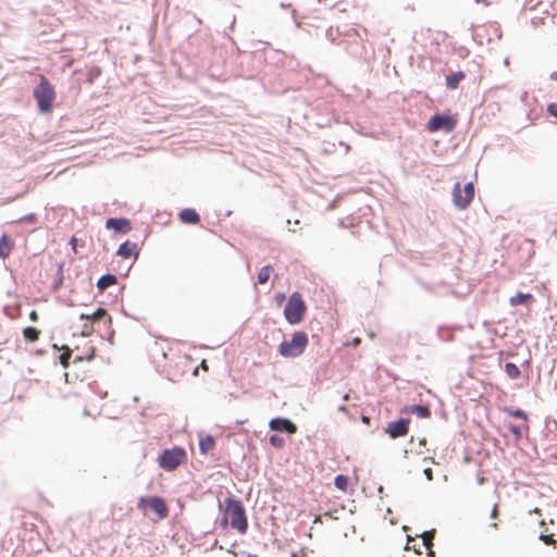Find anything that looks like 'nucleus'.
Instances as JSON below:
<instances>
[{"label": "nucleus", "mask_w": 557, "mask_h": 557, "mask_svg": "<svg viewBox=\"0 0 557 557\" xmlns=\"http://www.w3.org/2000/svg\"><path fill=\"white\" fill-rule=\"evenodd\" d=\"M138 507H149L161 519L165 518L169 513L165 499L157 495L140 497Z\"/></svg>", "instance_id": "nucleus-9"}, {"label": "nucleus", "mask_w": 557, "mask_h": 557, "mask_svg": "<svg viewBox=\"0 0 557 557\" xmlns=\"http://www.w3.org/2000/svg\"><path fill=\"white\" fill-rule=\"evenodd\" d=\"M534 297L530 293H518L517 295L510 297L509 304L512 307L520 306V305H528L529 302L533 301Z\"/></svg>", "instance_id": "nucleus-20"}, {"label": "nucleus", "mask_w": 557, "mask_h": 557, "mask_svg": "<svg viewBox=\"0 0 557 557\" xmlns=\"http://www.w3.org/2000/svg\"><path fill=\"white\" fill-rule=\"evenodd\" d=\"M40 331L34 326H27L23 330L25 341L34 343L39 338Z\"/></svg>", "instance_id": "nucleus-22"}, {"label": "nucleus", "mask_w": 557, "mask_h": 557, "mask_svg": "<svg viewBox=\"0 0 557 557\" xmlns=\"http://www.w3.org/2000/svg\"><path fill=\"white\" fill-rule=\"evenodd\" d=\"M116 283H117L116 275H114L112 273H106L98 278L96 286L99 289V292L102 293L108 287H110Z\"/></svg>", "instance_id": "nucleus-16"}, {"label": "nucleus", "mask_w": 557, "mask_h": 557, "mask_svg": "<svg viewBox=\"0 0 557 557\" xmlns=\"http://www.w3.org/2000/svg\"><path fill=\"white\" fill-rule=\"evenodd\" d=\"M423 473H424V475H425L426 480H429V481H432V480H433V471H432V469H431V468H425V469L423 470Z\"/></svg>", "instance_id": "nucleus-37"}, {"label": "nucleus", "mask_w": 557, "mask_h": 557, "mask_svg": "<svg viewBox=\"0 0 557 557\" xmlns=\"http://www.w3.org/2000/svg\"><path fill=\"white\" fill-rule=\"evenodd\" d=\"M456 117L446 113H436L432 115L426 124V128L430 133H436L440 131L450 133L456 128Z\"/></svg>", "instance_id": "nucleus-6"}, {"label": "nucleus", "mask_w": 557, "mask_h": 557, "mask_svg": "<svg viewBox=\"0 0 557 557\" xmlns=\"http://www.w3.org/2000/svg\"><path fill=\"white\" fill-rule=\"evenodd\" d=\"M62 349H63V352L59 356V359H60V363L64 368H66L69 366L70 359L72 357V350L67 346H63Z\"/></svg>", "instance_id": "nucleus-28"}, {"label": "nucleus", "mask_w": 557, "mask_h": 557, "mask_svg": "<svg viewBox=\"0 0 557 557\" xmlns=\"http://www.w3.org/2000/svg\"><path fill=\"white\" fill-rule=\"evenodd\" d=\"M36 221H37V214H35V213L25 214L18 220V222H21V223H36Z\"/></svg>", "instance_id": "nucleus-32"}, {"label": "nucleus", "mask_w": 557, "mask_h": 557, "mask_svg": "<svg viewBox=\"0 0 557 557\" xmlns=\"http://www.w3.org/2000/svg\"><path fill=\"white\" fill-rule=\"evenodd\" d=\"M106 227L117 234L126 235L132 230L131 221L126 218H109Z\"/></svg>", "instance_id": "nucleus-13"}, {"label": "nucleus", "mask_w": 557, "mask_h": 557, "mask_svg": "<svg viewBox=\"0 0 557 557\" xmlns=\"http://www.w3.org/2000/svg\"><path fill=\"white\" fill-rule=\"evenodd\" d=\"M356 36L357 38L351 41H344L346 44L345 49L350 55L355 58L366 59L368 55V51L366 50V47L362 44L363 38L359 33H357Z\"/></svg>", "instance_id": "nucleus-12"}, {"label": "nucleus", "mask_w": 557, "mask_h": 557, "mask_svg": "<svg viewBox=\"0 0 557 557\" xmlns=\"http://www.w3.org/2000/svg\"><path fill=\"white\" fill-rule=\"evenodd\" d=\"M409 412L417 414L419 418L426 419L431 417V410L429 406L422 404H416L409 407Z\"/></svg>", "instance_id": "nucleus-21"}, {"label": "nucleus", "mask_w": 557, "mask_h": 557, "mask_svg": "<svg viewBox=\"0 0 557 557\" xmlns=\"http://www.w3.org/2000/svg\"><path fill=\"white\" fill-rule=\"evenodd\" d=\"M504 370L506 374L512 380L518 379L521 374L519 367L513 362H506Z\"/></svg>", "instance_id": "nucleus-23"}, {"label": "nucleus", "mask_w": 557, "mask_h": 557, "mask_svg": "<svg viewBox=\"0 0 557 557\" xmlns=\"http://www.w3.org/2000/svg\"><path fill=\"white\" fill-rule=\"evenodd\" d=\"M235 22H236V18H235V16H234V17L232 18V22H231V26H230L231 28H233V27H234Z\"/></svg>", "instance_id": "nucleus-45"}, {"label": "nucleus", "mask_w": 557, "mask_h": 557, "mask_svg": "<svg viewBox=\"0 0 557 557\" xmlns=\"http://www.w3.org/2000/svg\"><path fill=\"white\" fill-rule=\"evenodd\" d=\"M358 343H360V339H359V338H356V339L354 341V344H355V345H357Z\"/></svg>", "instance_id": "nucleus-50"}, {"label": "nucleus", "mask_w": 557, "mask_h": 557, "mask_svg": "<svg viewBox=\"0 0 557 557\" xmlns=\"http://www.w3.org/2000/svg\"><path fill=\"white\" fill-rule=\"evenodd\" d=\"M474 198V185L468 182L463 189L461 184L456 183L453 188V201L458 209H466Z\"/></svg>", "instance_id": "nucleus-7"}, {"label": "nucleus", "mask_w": 557, "mask_h": 557, "mask_svg": "<svg viewBox=\"0 0 557 557\" xmlns=\"http://www.w3.org/2000/svg\"><path fill=\"white\" fill-rule=\"evenodd\" d=\"M178 218L184 224H196L200 221V215L193 208L182 209L178 213Z\"/></svg>", "instance_id": "nucleus-15"}, {"label": "nucleus", "mask_w": 557, "mask_h": 557, "mask_svg": "<svg viewBox=\"0 0 557 557\" xmlns=\"http://www.w3.org/2000/svg\"><path fill=\"white\" fill-rule=\"evenodd\" d=\"M540 540H542L546 545H552V544L556 543V541L553 539V534H549V535L541 534Z\"/></svg>", "instance_id": "nucleus-34"}, {"label": "nucleus", "mask_w": 557, "mask_h": 557, "mask_svg": "<svg viewBox=\"0 0 557 557\" xmlns=\"http://www.w3.org/2000/svg\"><path fill=\"white\" fill-rule=\"evenodd\" d=\"M79 319L81 320H89L91 321L92 323H97V324H103L104 327L108 329L109 331V336H108V341L113 344V336H114V330L111 327V324H112V318L111 315L107 312L106 309L103 308H98L96 311H94L92 313H82L79 315Z\"/></svg>", "instance_id": "nucleus-8"}, {"label": "nucleus", "mask_w": 557, "mask_h": 557, "mask_svg": "<svg viewBox=\"0 0 557 557\" xmlns=\"http://www.w3.org/2000/svg\"><path fill=\"white\" fill-rule=\"evenodd\" d=\"M547 113L550 115V116H554L557 119V103L555 102H552L547 106Z\"/></svg>", "instance_id": "nucleus-33"}, {"label": "nucleus", "mask_w": 557, "mask_h": 557, "mask_svg": "<svg viewBox=\"0 0 557 557\" xmlns=\"http://www.w3.org/2000/svg\"><path fill=\"white\" fill-rule=\"evenodd\" d=\"M505 411L508 412V414L513 418L521 419L523 421L528 420L527 412L520 408H506Z\"/></svg>", "instance_id": "nucleus-27"}, {"label": "nucleus", "mask_w": 557, "mask_h": 557, "mask_svg": "<svg viewBox=\"0 0 557 557\" xmlns=\"http://www.w3.org/2000/svg\"><path fill=\"white\" fill-rule=\"evenodd\" d=\"M272 272H273V268L271 265L262 267L258 273V283L265 284L269 281Z\"/></svg>", "instance_id": "nucleus-25"}, {"label": "nucleus", "mask_w": 557, "mask_h": 557, "mask_svg": "<svg viewBox=\"0 0 557 557\" xmlns=\"http://www.w3.org/2000/svg\"><path fill=\"white\" fill-rule=\"evenodd\" d=\"M220 509L223 511V516L220 520V527L226 529L231 525L238 533L245 534L248 530V520L246 516V509L240 499L228 496L224 500V507L220 505Z\"/></svg>", "instance_id": "nucleus-1"}, {"label": "nucleus", "mask_w": 557, "mask_h": 557, "mask_svg": "<svg viewBox=\"0 0 557 557\" xmlns=\"http://www.w3.org/2000/svg\"><path fill=\"white\" fill-rule=\"evenodd\" d=\"M338 410H341V411H346V407H345V406H341V407L338 408Z\"/></svg>", "instance_id": "nucleus-47"}, {"label": "nucleus", "mask_w": 557, "mask_h": 557, "mask_svg": "<svg viewBox=\"0 0 557 557\" xmlns=\"http://www.w3.org/2000/svg\"><path fill=\"white\" fill-rule=\"evenodd\" d=\"M549 78H550L552 81L557 82V71L552 72V73H550V75H549Z\"/></svg>", "instance_id": "nucleus-42"}, {"label": "nucleus", "mask_w": 557, "mask_h": 557, "mask_svg": "<svg viewBox=\"0 0 557 557\" xmlns=\"http://www.w3.org/2000/svg\"><path fill=\"white\" fill-rule=\"evenodd\" d=\"M246 557H256V556H253V555H251V554H247V556H246Z\"/></svg>", "instance_id": "nucleus-53"}, {"label": "nucleus", "mask_w": 557, "mask_h": 557, "mask_svg": "<svg viewBox=\"0 0 557 557\" xmlns=\"http://www.w3.org/2000/svg\"><path fill=\"white\" fill-rule=\"evenodd\" d=\"M29 319L30 321L33 322H37L38 321V313L36 310H33L30 313H29Z\"/></svg>", "instance_id": "nucleus-39"}, {"label": "nucleus", "mask_w": 557, "mask_h": 557, "mask_svg": "<svg viewBox=\"0 0 557 557\" xmlns=\"http://www.w3.org/2000/svg\"><path fill=\"white\" fill-rule=\"evenodd\" d=\"M215 445V440L212 435L206 434L199 436V450L202 455H206Z\"/></svg>", "instance_id": "nucleus-19"}, {"label": "nucleus", "mask_w": 557, "mask_h": 557, "mask_svg": "<svg viewBox=\"0 0 557 557\" xmlns=\"http://www.w3.org/2000/svg\"><path fill=\"white\" fill-rule=\"evenodd\" d=\"M13 242L11 237L7 234L1 235L0 237V259H7L12 249H13Z\"/></svg>", "instance_id": "nucleus-17"}, {"label": "nucleus", "mask_w": 557, "mask_h": 557, "mask_svg": "<svg viewBox=\"0 0 557 557\" xmlns=\"http://www.w3.org/2000/svg\"><path fill=\"white\" fill-rule=\"evenodd\" d=\"M523 429H529V426L527 424L520 425L513 423H509L507 425V430L515 435L516 440H520L522 437Z\"/></svg>", "instance_id": "nucleus-26"}, {"label": "nucleus", "mask_w": 557, "mask_h": 557, "mask_svg": "<svg viewBox=\"0 0 557 557\" xmlns=\"http://www.w3.org/2000/svg\"><path fill=\"white\" fill-rule=\"evenodd\" d=\"M412 540L410 535H407V544L405 546V549H409V542Z\"/></svg>", "instance_id": "nucleus-44"}, {"label": "nucleus", "mask_w": 557, "mask_h": 557, "mask_svg": "<svg viewBox=\"0 0 557 557\" xmlns=\"http://www.w3.org/2000/svg\"><path fill=\"white\" fill-rule=\"evenodd\" d=\"M269 428L272 431L280 433L294 434L297 432L296 424L288 418L275 417L269 422Z\"/></svg>", "instance_id": "nucleus-11"}, {"label": "nucleus", "mask_w": 557, "mask_h": 557, "mask_svg": "<svg viewBox=\"0 0 557 557\" xmlns=\"http://www.w3.org/2000/svg\"><path fill=\"white\" fill-rule=\"evenodd\" d=\"M281 7L282 8H288V7H290V4L281 3Z\"/></svg>", "instance_id": "nucleus-48"}, {"label": "nucleus", "mask_w": 557, "mask_h": 557, "mask_svg": "<svg viewBox=\"0 0 557 557\" xmlns=\"http://www.w3.org/2000/svg\"><path fill=\"white\" fill-rule=\"evenodd\" d=\"M474 2L478 4H484L486 7L490 4V2L487 0H474Z\"/></svg>", "instance_id": "nucleus-41"}, {"label": "nucleus", "mask_w": 557, "mask_h": 557, "mask_svg": "<svg viewBox=\"0 0 557 557\" xmlns=\"http://www.w3.org/2000/svg\"><path fill=\"white\" fill-rule=\"evenodd\" d=\"M62 271H63V263H61V264L59 265V269H58V277H57V280L52 283L51 289H52L53 292H57V290L61 287V285L63 284V273H62Z\"/></svg>", "instance_id": "nucleus-31"}, {"label": "nucleus", "mask_w": 557, "mask_h": 557, "mask_svg": "<svg viewBox=\"0 0 557 557\" xmlns=\"http://www.w3.org/2000/svg\"><path fill=\"white\" fill-rule=\"evenodd\" d=\"M409 424V418H399L397 420L391 421L387 424L386 433L389 435L391 438L403 437L408 434Z\"/></svg>", "instance_id": "nucleus-10"}, {"label": "nucleus", "mask_w": 557, "mask_h": 557, "mask_svg": "<svg viewBox=\"0 0 557 557\" xmlns=\"http://www.w3.org/2000/svg\"><path fill=\"white\" fill-rule=\"evenodd\" d=\"M187 453L184 447L173 446L163 449L158 457L159 467L165 471H173L186 461Z\"/></svg>", "instance_id": "nucleus-4"}, {"label": "nucleus", "mask_w": 557, "mask_h": 557, "mask_svg": "<svg viewBox=\"0 0 557 557\" xmlns=\"http://www.w3.org/2000/svg\"><path fill=\"white\" fill-rule=\"evenodd\" d=\"M307 306L298 292L293 293L284 308V317L292 324H298L302 321Z\"/></svg>", "instance_id": "nucleus-5"}, {"label": "nucleus", "mask_w": 557, "mask_h": 557, "mask_svg": "<svg viewBox=\"0 0 557 557\" xmlns=\"http://www.w3.org/2000/svg\"><path fill=\"white\" fill-rule=\"evenodd\" d=\"M53 349H59V347L57 346V344H53Z\"/></svg>", "instance_id": "nucleus-52"}, {"label": "nucleus", "mask_w": 557, "mask_h": 557, "mask_svg": "<svg viewBox=\"0 0 557 557\" xmlns=\"http://www.w3.org/2000/svg\"><path fill=\"white\" fill-rule=\"evenodd\" d=\"M8 310H9V308H8V307H4V312H5V314H8V315H9Z\"/></svg>", "instance_id": "nucleus-51"}, {"label": "nucleus", "mask_w": 557, "mask_h": 557, "mask_svg": "<svg viewBox=\"0 0 557 557\" xmlns=\"http://www.w3.org/2000/svg\"><path fill=\"white\" fill-rule=\"evenodd\" d=\"M33 96L41 113H49L53 108L55 90L46 76H40L39 84L34 88Z\"/></svg>", "instance_id": "nucleus-2"}, {"label": "nucleus", "mask_w": 557, "mask_h": 557, "mask_svg": "<svg viewBox=\"0 0 557 557\" xmlns=\"http://www.w3.org/2000/svg\"><path fill=\"white\" fill-rule=\"evenodd\" d=\"M308 334L304 331L293 333L290 341H283L278 345V354L285 358H297L304 354L308 345Z\"/></svg>", "instance_id": "nucleus-3"}, {"label": "nucleus", "mask_w": 557, "mask_h": 557, "mask_svg": "<svg viewBox=\"0 0 557 557\" xmlns=\"http://www.w3.org/2000/svg\"><path fill=\"white\" fill-rule=\"evenodd\" d=\"M466 78V74L462 71L451 72L450 74L446 75V87L448 89H456L458 88L461 81Z\"/></svg>", "instance_id": "nucleus-18"}, {"label": "nucleus", "mask_w": 557, "mask_h": 557, "mask_svg": "<svg viewBox=\"0 0 557 557\" xmlns=\"http://www.w3.org/2000/svg\"><path fill=\"white\" fill-rule=\"evenodd\" d=\"M94 358H95V348L91 347L90 354L86 356V359L92 360ZM84 359H85V357L77 356V357H75L74 362L83 361Z\"/></svg>", "instance_id": "nucleus-35"}, {"label": "nucleus", "mask_w": 557, "mask_h": 557, "mask_svg": "<svg viewBox=\"0 0 557 557\" xmlns=\"http://www.w3.org/2000/svg\"><path fill=\"white\" fill-rule=\"evenodd\" d=\"M99 75H100V69L99 67L92 69L90 72L89 81L92 82L94 77L99 76Z\"/></svg>", "instance_id": "nucleus-38"}, {"label": "nucleus", "mask_w": 557, "mask_h": 557, "mask_svg": "<svg viewBox=\"0 0 557 557\" xmlns=\"http://www.w3.org/2000/svg\"><path fill=\"white\" fill-rule=\"evenodd\" d=\"M434 533H435V530H431V531H424L421 534L422 543L429 549L433 545L432 541H433V537H434Z\"/></svg>", "instance_id": "nucleus-29"}, {"label": "nucleus", "mask_w": 557, "mask_h": 557, "mask_svg": "<svg viewBox=\"0 0 557 557\" xmlns=\"http://www.w3.org/2000/svg\"><path fill=\"white\" fill-rule=\"evenodd\" d=\"M491 517L492 518H496L497 517V506L496 505L494 506V508L492 510Z\"/></svg>", "instance_id": "nucleus-43"}, {"label": "nucleus", "mask_w": 557, "mask_h": 557, "mask_svg": "<svg viewBox=\"0 0 557 557\" xmlns=\"http://www.w3.org/2000/svg\"><path fill=\"white\" fill-rule=\"evenodd\" d=\"M334 485L336 488L346 492L349 485V478L344 474H337L334 479Z\"/></svg>", "instance_id": "nucleus-24"}, {"label": "nucleus", "mask_w": 557, "mask_h": 557, "mask_svg": "<svg viewBox=\"0 0 557 557\" xmlns=\"http://www.w3.org/2000/svg\"><path fill=\"white\" fill-rule=\"evenodd\" d=\"M182 374H183V370H180L175 373L168 371V375H169L170 380H172V381H176Z\"/></svg>", "instance_id": "nucleus-36"}, {"label": "nucleus", "mask_w": 557, "mask_h": 557, "mask_svg": "<svg viewBox=\"0 0 557 557\" xmlns=\"http://www.w3.org/2000/svg\"><path fill=\"white\" fill-rule=\"evenodd\" d=\"M434 553L432 550H429L428 556L433 557Z\"/></svg>", "instance_id": "nucleus-49"}, {"label": "nucleus", "mask_w": 557, "mask_h": 557, "mask_svg": "<svg viewBox=\"0 0 557 557\" xmlns=\"http://www.w3.org/2000/svg\"><path fill=\"white\" fill-rule=\"evenodd\" d=\"M348 399H349V394H345V395L343 396V400H344V401H347Z\"/></svg>", "instance_id": "nucleus-46"}, {"label": "nucleus", "mask_w": 557, "mask_h": 557, "mask_svg": "<svg viewBox=\"0 0 557 557\" xmlns=\"http://www.w3.org/2000/svg\"><path fill=\"white\" fill-rule=\"evenodd\" d=\"M116 255L124 259H127L131 257H134L135 259H137L139 256L138 246L136 243H133L131 240H125L119 246V248L116 250Z\"/></svg>", "instance_id": "nucleus-14"}, {"label": "nucleus", "mask_w": 557, "mask_h": 557, "mask_svg": "<svg viewBox=\"0 0 557 557\" xmlns=\"http://www.w3.org/2000/svg\"><path fill=\"white\" fill-rule=\"evenodd\" d=\"M269 443L275 448H282L285 445V440L280 435L272 434L269 436Z\"/></svg>", "instance_id": "nucleus-30"}, {"label": "nucleus", "mask_w": 557, "mask_h": 557, "mask_svg": "<svg viewBox=\"0 0 557 557\" xmlns=\"http://www.w3.org/2000/svg\"><path fill=\"white\" fill-rule=\"evenodd\" d=\"M70 244L72 245L73 250L76 251L77 239L75 236L71 238Z\"/></svg>", "instance_id": "nucleus-40"}]
</instances>
